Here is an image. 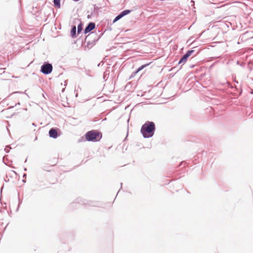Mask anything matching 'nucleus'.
Listing matches in <instances>:
<instances>
[{
  "mask_svg": "<svg viewBox=\"0 0 253 253\" xmlns=\"http://www.w3.org/2000/svg\"><path fill=\"white\" fill-rule=\"evenodd\" d=\"M82 29H83V25L82 23H80L78 26V32L79 33H80L82 30Z\"/></svg>",
  "mask_w": 253,
  "mask_h": 253,
  "instance_id": "f8f14e48",
  "label": "nucleus"
},
{
  "mask_svg": "<svg viewBox=\"0 0 253 253\" xmlns=\"http://www.w3.org/2000/svg\"><path fill=\"white\" fill-rule=\"evenodd\" d=\"M49 135L50 137L56 138L58 136L57 130L55 128H51L49 131Z\"/></svg>",
  "mask_w": 253,
  "mask_h": 253,
  "instance_id": "20e7f679",
  "label": "nucleus"
},
{
  "mask_svg": "<svg viewBox=\"0 0 253 253\" xmlns=\"http://www.w3.org/2000/svg\"><path fill=\"white\" fill-rule=\"evenodd\" d=\"M52 71V66L49 63L43 65L41 67V72L44 74H49Z\"/></svg>",
  "mask_w": 253,
  "mask_h": 253,
  "instance_id": "7ed1b4c3",
  "label": "nucleus"
},
{
  "mask_svg": "<svg viewBox=\"0 0 253 253\" xmlns=\"http://www.w3.org/2000/svg\"><path fill=\"white\" fill-rule=\"evenodd\" d=\"M192 40V37H191L190 40L191 41Z\"/></svg>",
  "mask_w": 253,
  "mask_h": 253,
  "instance_id": "a211bd4d",
  "label": "nucleus"
},
{
  "mask_svg": "<svg viewBox=\"0 0 253 253\" xmlns=\"http://www.w3.org/2000/svg\"><path fill=\"white\" fill-rule=\"evenodd\" d=\"M194 67V65L191 66V68H193Z\"/></svg>",
  "mask_w": 253,
  "mask_h": 253,
  "instance_id": "f3484780",
  "label": "nucleus"
},
{
  "mask_svg": "<svg viewBox=\"0 0 253 253\" xmlns=\"http://www.w3.org/2000/svg\"><path fill=\"white\" fill-rule=\"evenodd\" d=\"M190 2H191V6H193V11L194 12H196V11H195V9H196V7L195 6V2H194V1H193V0H191Z\"/></svg>",
  "mask_w": 253,
  "mask_h": 253,
  "instance_id": "4468645a",
  "label": "nucleus"
},
{
  "mask_svg": "<svg viewBox=\"0 0 253 253\" xmlns=\"http://www.w3.org/2000/svg\"><path fill=\"white\" fill-rule=\"evenodd\" d=\"M123 16V15H122L121 13H120L119 15H118L115 18V19L114 20V22H116L117 21H118V20H119L120 19H121Z\"/></svg>",
  "mask_w": 253,
  "mask_h": 253,
  "instance_id": "ddd939ff",
  "label": "nucleus"
},
{
  "mask_svg": "<svg viewBox=\"0 0 253 253\" xmlns=\"http://www.w3.org/2000/svg\"><path fill=\"white\" fill-rule=\"evenodd\" d=\"M102 137V133L97 130H91L87 132L85 134L86 140L96 142L99 141Z\"/></svg>",
  "mask_w": 253,
  "mask_h": 253,
  "instance_id": "f03ea898",
  "label": "nucleus"
},
{
  "mask_svg": "<svg viewBox=\"0 0 253 253\" xmlns=\"http://www.w3.org/2000/svg\"><path fill=\"white\" fill-rule=\"evenodd\" d=\"M95 28V24L90 23L84 30V33L87 34Z\"/></svg>",
  "mask_w": 253,
  "mask_h": 253,
  "instance_id": "39448f33",
  "label": "nucleus"
},
{
  "mask_svg": "<svg viewBox=\"0 0 253 253\" xmlns=\"http://www.w3.org/2000/svg\"><path fill=\"white\" fill-rule=\"evenodd\" d=\"M193 49H191V55L193 54L194 52H196V53L195 54V55L198 53L200 51V48H198V46H195L192 47Z\"/></svg>",
  "mask_w": 253,
  "mask_h": 253,
  "instance_id": "0eeeda50",
  "label": "nucleus"
},
{
  "mask_svg": "<svg viewBox=\"0 0 253 253\" xmlns=\"http://www.w3.org/2000/svg\"><path fill=\"white\" fill-rule=\"evenodd\" d=\"M155 130V126L152 122H147L142 125L141 132L145 138H148L153 135Z\"/></svg>",
  "mask_w": 253,
  "mask_h": 253,
  "instance_id": "f257e3e1",
  "label": "nucleus"
},
{
  "mask_svg": "<svg viewBox=\"0 0 253 253\" xmlns=\"http://www.w3.org/2000/svg\"><path fill=\"white\" fill-rule=\"evenodd\" d=\"M190 80H191V84L192 83V82H194V81H193V77H191Z\"/></svg>",
  "mask_w": 253,
  "mask_h": 253,
  "instance_id": "2eb2a0df",
  "label": "nucleus"
},
{
  "mask_svg": "<svg viewBox=\"0 0 253 253\" xmlns=\"http://www.w3.org/2000/svg\"><path fill=\"white\" fill-rule=\"evenodd\" d=\"M194 42H191L190 45L191 46L193 45L194 46Z\"/></svg>",
  "mask_w": 253,
  "mask_h": 253,
  "instance_id": "dca6fc26",
  "label": "nucleus"
},
{
  "mask_svg": "<svg viewBox=\"0 0 253 253\" xmlns=\"http://www.w3.org/2000/svg\"><path fill=\"white\" fill-rule=\"evenodd\" d=\"M150 63H148V64H144V65H142L141 66H140V67H139L138 68V69L136 70V71L135 72V74H137L140 71H141V70H142L143 68H144L145 67H146V66H148Z\"/></svg>",
  "mask_w": 253,
  "mask_h": 253,
  "instance_id": "6e6552de",
  "label": "nucleus"
},
{
  "mask_svg": "<svg viewBox=\"0 0 253 253\" xmlns=\"http://www.w3.org/2000/svg\"><path fill=\"white\" fill-rule=\"evenodd\" d=\"M76 27L75 26H73L72 30H71V35L72 36H74L76 34Z\"/></svg>",
  "mask_w": 253,
  "mask_h": 253,
  "instance_id": "9d476101",
  "label": "nucleus"
},
{
  "mask_svg": "<svg viewBox=\"0 0 253 253\" xmlns=\"http://www.w3.org/2000/svg\"><path fill=\"white\" fill-rule=\"evenodd\" d=\"M130 12V11L129 10H124L123 12H122L121 13L122 14L123 16H124L125 15L128 14Z\"/></svg>",
  "mask_w": 253,
  "mask_h": 253,
  "instance_id": "9b49d317",
  "label": "nucleus"
},
{
  "mask_svg": "<svg viewBox=\"0 0 253 253\" xmlns=\"http://www.w3.org/2000/svg\"><path fill=\"white\" fill-rule=\"evenodd\" d=\"M190 56V50L187 51L186 53L183 55L179 62V64L184 63L187 60L188 57Z\"/></svg>",
  "mask_w": 253,
  "mask_h": 253,
  "instance_id": "423d86ee",
  "label": "nucleus"
},
{
  "mask_svg": "<svg viewBox=\"0 0 253 253\" xmlns=\"http://www.w3.org/2000/svg\"><path fill=\"white\" fill-rule=\"evenodd\" d=\"M60 0H54V4L55 6H56L57 8H59L60 7Z\"/></svg>",
  "mask_w": 253,
  "mask_h": 253,
  "instance_id": "1a4fd4ad",
  "label": "nucleus"
}]
</instances>
